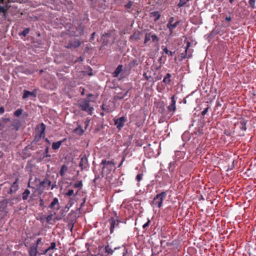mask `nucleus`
<instances>
[{"label":"nucleus","mask_w":256,"mask_h":256,"mask_svg":"<svg viewBox=\"0 0 256 256\" xmlns=\"http://www.w3.org/2000/svg\"><path fill=\"white\" fill-rule=\"evenodd\" d=\"M101 164L102 165L103 176L110 184H114L116 180V178L113 176L116 168L114 160L104 159L102 160Z\"/></svg>","instance_id":"nucleus-1"},{"label":"nucleus","mask_w":256,"mask_h":256,"mask_svg":"<svg viewBox=\"0 0 256 256\" xmlns=\"http://www.w3.org/2000/svg\"><path fill=\"white\" fill-rule=\"evenodd\" d=\"M117 250L120 251L122 256H132V251H128L126 248L124 246L115 248L114 250L108 245L99 246V250L102 253V256H110Z\"/></svg>","instance_id":"nucleus-2"},{"label":"nucleus","mask_w":256,"mask_h":256,"mask_svg":"<svg viewBox=\"0 0 256 256\" xmlns=\"http://www.w3.org/2000/svg\"><path fill=\"white\" fill-rule=\"evenodd\" d=\"M166 196V192H162L157 194L154 198L153 200L150 202L151 206L154 208H160L162 204L163 200Z\"/></svg>","instance_id":"nucleus-3"},{"label":"nucleus","mask_w":256,"mask_h":256,"mask_svg":"<svg viewBox=\"0 0 256 256\" xmlns=\"http://www.w3.org/2000/svg\"><path fill=\"white\" fill-rule=\"evenodd\" d=\"M152 40L154 42L158 43L159 41V38L156 34H152V32L146 33L145 35L144 44L145 46H148L150 44L149 42Z\"/></svg>","instance_id":"nucleus-4"},{"label":"nucleus","mask_w":256,"mask_h":256,"mask_svg":"<svg viewBox=\"0 0 256 256\" xmlns=\"http://www.w3.org/2000/svg\"><path fill=\"white\" fill-rule=\"evenodd\" d=\"M114 215L115 217H111L108 220V222L110 225V232L111 234L114 232L116 227H118L119 223L120 222V221L118 220V216L116 212H114Z\"/></svg>","instance_id":"nucleus-5"},{"label":"nucleus","mask_w":256,"mask_h":256,"mask_svg":"<svg viewBox=\"0 0 256 256\" xmlns=\"http://www.w3.org/2000/svg\"><path fill=\"white\" fill-rule=\"evenodd\" d=\"M174 17H170L169 18L168 22L166 24L167 28H168L170 31V36H172L174 32V30L178 26L180 23V21L176 22H174Z\"/></svg>","instance_id":"nucleus-6"},{"label":"nucleus","mask_w":256,"mask_h":256,"mask_svg":"<svg viewBox=\"0 0 256 256\" xmlns=\"http://www.w3.org/2000/svg\"><path fill=\"white\" fill-rule=\"evenodd\" d=\"M126 120L127 119L124 116H122L118 118H114V124L118 130H120L122 129V128L124 126Z\"/></svg>","instance_id":"nucleus-7"},{"label":"nucleus","mask_w":256,"mask_h":256,"mask_svg":"<svg viewBox=\"0 0 256 256\" xmlns=\"http://www.w3.org/2000/svg\"><path fill=\"white\" fill-rule=\"evenodd\" d=\"M48 208L52 209L54 214H56V212H58L60 208L58 199L57 198H54L50 204Z\"/></svg>","instance_id":"nucleus-8"},{"label":"nucleus","mask_w":256,"mask_h":256,"mask_svg":"<svg viewBox=\"0 0 256 256\" xmlns=\"http://www.w3.org/2000/svg\"><path fill=\"white\" fill-rule=\"evenodd\" d=\"M90 100H85L82 104H81L82 110L86 112L89 114L92 115V111L94 110V108L90 106L89 102Z\"/></svg>","instance_id":"nucleus-9"},{"label":"nucleus","mask_w":256,"mask_h":256,"mask_svg":"<svg viewBox=\"0 0 256 256\" xmlns=\"http://www.w3.org/2000/svg\"><path fill=\"white\" fill-rule=\"evenodd\" d=\"M36 95L37 90L36 89H34L32 92L24 90L22 98L24 100H25L28 98H35L36 96Z\"/></svg>","instance_id":"nucleus-10"},{"label":"nucleus","mask_w":256,"mask_h":256,"mask_svg":"<svg viewBox=\"0 0 256 256\" xmlns=\"http://www.w3.org/2000/svg\"><path fill=\"white\" fill-rule=\"evenodd\" d=\"M176 98L174 95L171 97L170 104L168 106V110L170 112H172V114H174L176 110Z\"/></svg>","instance_id":"nucleus-11"},{"label":"nucleus","mask_w":256,"mask_h":256,"mask_svg":"<svg viewBox=\"0 0 256 256\" xmlns=\"http://www.w3.org/2000/svg\"><path fill=\"white\" fill-rule=\"evenodd\" d=\"M19 186L18 184V178H16V180L11 184L10 189L8 192V194H14L18 190Z\"/></svg>","instance_id":"nucleus-12"},{"label":"nucleus","mask_w":256,"mask_h":256,"mask_svg":"<svg viewBox=\"0 0 256 256\" xmlns=\"http://www.w3.org/2000/svg\"><path fill=\"white\" fill-rule=\"evenodd\" d=\"M51 182L48 178H45L43 181L41 182L38 185V189L42 190L44 188H48L51 185Z\"/></svg>","instance_id":"nucleus-13"},{"label":"nucleus","mask_w":256,"mask_h":256,"mask_svg":"<svg viewBox=\"0 0 256 256\" xmlns=\"http://www.w3.org/2000/svg\"><path fill=\"white\" fill-rule=\"evenodd\" d=\"M37 129L39 132V137L44 138L45 136V129L46 125L44 123H41L40 125L37 126Z\"/></svg>","instance_id":"nucleus-14"},{"label":"nucleus","mask_w":256,"mask_h":256,"mask_svg":"<svg viewBox=\"0 0 256 256\" xmlns=\"http://www.w3.org/2000/svg\"><path fill=\"white\" fill-rule=\"evenodd\" d=\"M29 256H37L38 254L36 246L32 245L28 250Z\"/></svg>","instance_id":"nucleus-15"},{"label":"nucleus","mask_w":256,"mask_h":256,"mask_svg":"<svg viewBox=\"0 0 256 256\" xmlns=\"http://www.w3.org/2000/svg\"><path fill=\"white\" fill-rule=\"evenodd\" d=\"M122 67L123 66L122 64L118 65L116 70L112 73V76L114 78H118L122 70Z\"/></svg>","instance_id":"nucleus-16"},{"label":"nucleus","mask_w":256,"mask_h":256,"mask_svg":"<svg viewBox=\"0 0 256 256\" xmlns=\"http://www.w3.org/2000/svg\"><path fill=\"white\" fill-rule=\"evenodd\" d=\"M190 46V43L189 42H188L186 43V48L185 50L186 55L184 56V58H189L192 56V52L188 49V48Z\"/></svg>","instance_id":"nucleus-17"},{"label":"nucleus","mask_w":256,"mask_h":256,"mask_svg":"<svg viewBox=\"0 0 256 256\" xmlns=\"http://www.w3.org/2000/svg\"><path fill=\"white\" fill-rule=\"evenodd\" d=\"M150 17L154 18V20L156 22L158 21L160 17V14L159 12L158 11H155L152 12L150 14Z\"/></svg>","instance_id":"nucleus-18"},{"label":"nucleus","mask_w":256,"mask_h":256,"mask_svg":"<svg viewBox=\"0 0 256 256\" xmlns=\"http://www.w3.org/2000/svg\"><path fill=\"white\" fill-rule=\"evenodd\" d=\"M84 75H88L90 76H92V70L90 67L87 66L85 68L84 70L81 72Z\"/></svg>","instance_id":"nucleus-19"},{"label":"nucleus","mask_w":256,"mask_h":256,"mask_svg":"<svg viewBox=\"0 0 256 256\" xmlns=\"http://www.w3.org/2000/svg\"><path fill=\"white\" fill-rule=\"evenodd\" d=\"M64 140H60L57 142H53L52 144V148L54 150H58L60 148Z\"/></svg>","instance_id":"nucleus-20"},{"label":"nucleus","mask_w":256,"mask_h":256,"mask_svg":"<svg viewBox=\"0 0 256 256\" xmlns=\"http://www.w3.org/2000/svg\"><path fill=\"white\" fill-rule=\"evenodd\" d=\"M88 166V164L87 158L85 157L81 158V170L86 168Z\"/></svg>","instance_id":"nucleus-21"},{"label":"nucleus","mask_w":256,"mask_h":256,"mask_svg":"<svg viewBox=\"0 0 256 256\" xmlns=\"http://www.w3.org/2000/svg\"><path fill=\"white\" fill-rule=\"evenodd\" d=\"M170 78H171V74L170 73H168V74H166L164 76V78L163 79L162 82L166 84H169L171 82Z\"/></svg>","instance_id":"nucleus-22"},{"label":"nucleus","mask_w":256,"mask_h":256,"mask_svg":"<svg viewBox=\"0 0 256 256\" xmlns=\"http://www.w3.org/2000/svg\"><path fill=\"white\" fill-rule=\"evenodd\" d=\"M30 192L29 190L26 189L22 194V198L23 200H26L30 194Z\"/></svg>","instance_id":"nucleus-23"},{"label":"nucleus","mask_w":256,"mask_h":256,"mask_svg":"<svg viewBox=\"0 0 256 256\" xmlns=\"http://www.w3.org/2000/svg\"><path fill=\"white\" fill-rule=\"evenodd\" d=\"M247 123V121L242 119L240 122V128L243 130H246V124Z\"/></svg>","instance_id":"nucleus-24"},{"label":"nucleus","mask_w":256,"mask_h":256,"mask_svg":"<svg viewBox=\"0 0 256 256\" xmlns=\"http://www.w3.org/2000/svg\"><path fill=\"white\" fill-rule=\"evenodd\" d=\"M13 126L16 130H18L20 126V124L18 120H15L12 124Z\"/></svg>","instance_id":"nucleus-25"},{"label":"nucleus","mask_w":256,"mask_h":256,"mask_svg":"<svg viewBox=\"0 0 256 256\" xmlns=\"http://www.w3.org/2000/svg\"><path fill=\"white\" fill-rule=\"evenodd\" d=\"M128 91L126 92L124 94L118 93L116 96H115V98L121 100L124 98L127 95Z\"/></svg>","instance_id":"nucleus-26"},{"label":"nucleus","mask_w":256,"mask_h":256,"mask_svg":"<svg viewBox=\"0 0 256 256\" xmlns=\"http://www.w3.org/2000/svg\"><path fill=\"white\" fill-rule=\"evenodd\" d=\"M68 167L66 165H63L60 169V175L62 176L64 175L65 172L68 170Z\"/></svg>","instance_id":"nucleus-27"},{"label":"nucleus","mask_w":256,"mask_h":256,"mask_svg":"<svg viewBox=\"0 0 256 256\" xmlns=\"http://www.w3.org/2000/svg\"><path fill=\"white\" fill-rule=\"evenodd\" d=\"M140 32H135L132 34L130 37V39L131 40H138L140 39Z\"/></svg>","instance_id":"nucleus-28"},{"label":"nucleus","mask_w":256,"mask_h":256,"mask_svg":"<svg viewBox=\"0 0 256 256\" xmlns=\"http://www.w3.org/2000/svg\"><path fill=\"white\" fill-rule=\"evenodd\" d=\"M8 8L6 7L0 6V13H2L4 18H6V14L7 12Z\"/></svg>","instance_id":"nucleus-29"},{"label":"nucleus","mask_w":256,"mask_h":256,"mask_svg":"<svg viewBox=\"0 0 256 256\" xmlns=\"http://www.w3.org/2000/svg\"><path fill=\"white\" fill-rule=\"evenodd\" d=\"M30 31V29L29 28H26L20 34V35H22L23 36H26L29 33Z\"/></svg>","instance_id":"nucleus-30"},{"label":"nucleus","mask_w":256,"mask_h":256,"mask_svg":"<svg viewBox=\"0 0 256 256\" xmlns=\"http://www.w3.org/2000/svg\"><path fill=\"white\" fill-rule=\"evenodd\" d=\"M22 110L21 108L18 109L14 112V115L16 116H20L22 113Z\"/></svg>","instance_id":"nucleus-31"},{"label":"nucleus","mask_w":256,"mask_h":256,"mask_svg":"<svg viewBox=\"0 0 256 256\" xmlns=\"http://www.w3.org/2000/svg\"><path fill=\"white\" fill-rule=\"evenodd\" d=\"M162 50H163L164 52L166 54H167L169 56H172L173 54V52L171 51L168 50L166 47L163 48Z\"/></svg>","instance_id":"nucleus-32"},{"label":"nucleus","mask_w":256,"mask_h":256,"mask_svg":"<svg viewBox=\"0 0 256 256\" xmlns=\"http://www.w3.org/2000/svg\"><path fill=\"white\" fill-rule=\"evenodd\" d=\"M54 214H52V212L50 214L48 215L46 217V219L48 223H50V222L52 220V216Z\"/></svg>","instance_id":"nucleus-33"},{"label":"nucleus","mask_w":256,"mask_h":256,"mask_svg":"<svg viewBox=\"0 0 256 256\" xmlns=\"http://www.w3.org/2000/svg\"><path fill=\"white\" fill-rule=\"evenodd\" d=\"M74 194V190L72 189H68L66 192L65 194L68 196H71Z\"/></svg>","instance_id":"nucleus-34"},{"label":"nucleus","mask_w":256,"mask_h":256,"mask_svg":"<svg viewBox=\"0 0 256 256\" xmlns=\"http://www.w3.org/2000/svg\"><path fill=\"white\" fill-rule=\"evenodd\" d=\"M56 244L54 242L50 243V246L47 248V250H50L56 248Z\"/></svg>","instance_id":"nucleus-35"},{"label":"nucleus","mask_w":256,"mask_h":256,"mask_svg":"<svg viewBox=\"0 0 256 256\" xmlns=\"http://www.w3.org/2000/svg\"><path fill=\"white\" fill-rule=\"evenodd\" d=\"M256 0H249L248 3L250 6L252 8H255Z\"/></svg>","instance_id":"nucleus-36"},{"label":"nucleus","mask_w":256,"mask_h":256,"mask_svg":"<svg viewBox=\"0 0 256 256\" xmlns=\"http://www.w3.org/2000/svg\"><path fill=\"white\" fill-rule=\"evenodd\" d=\"M143 76L146 80H150V79L152 78V76L150 75H148L146 72L144 73Z\"/></svg>","instance_id":"nucleus-37"},{"label":"nucleus","mask_w":256,"mask_h":256,"mask_svg":"<svg viewBox=\"0 0 256 256\" xmlns=\"http://www.w3.org/2000/svg\"><path fill=\"white\" fill-rule=\"evenodd\" d=\"M142 176H143V174H138L136 176V180L138 182H140L142 180Z\"/></svg>","instance_id":"nucleus-38"},{"label":"nucleus","mask_w":256,"mask_h":256,"mask_svg":"<svg viewBox=\"0 0 256 256\" xmlns=\"http://www.w3.org/2000/svg\"><path fill=\"white\" fill-rule=\"evenodd\" d=\"M41 243H42V238H38L37 240L36 243L34 244H33L32 246H36V248H38V245Z\"/></svg>","instance_id":"nucleus-39"},{"label":"nucleus","mask_w":256,"mask_h":256,"mask_svg":"<svg viewBox=\"0 0 256 256\" xmlns=\"http://www.w3.org/2000/svg\"><path fill=\"white\" fill-rule=\"evenodd\" d=\"M40 206L42 208V209L46 208V206H44V200L42 198H40Z\"/></svg>","instance_id":"nucleus-40"},{"label":"nucleus","mask_w":256,"mask_h":256,"mask_svg":"<svg viewBox=\"0 0 256 256\" xmlns=\"http://www.w3.org/2000/svg\"><path fill=\"white\" fill-rule=\"evenodd\" d=\"M80 126H78L77 128H76L74 129V130H73V132L76 133L78 134H80Z\"/></svg>","instance_id":"nucleus-41"},{"label":"nucleus","mask_w":256,"mask_h":256,"mask_svg":"<svg viewBox=\"0 0 256 256\" xmlns=\"http://www.w3.org/2000/svg\"><path fill=\"white\" fill-rule=\"evenodd\" d=\"M48 148L46 147L44 150V154H46V157H50V155L48 154Z\"/></svg>","instance_id":"nucleus-42"},{"label":"nucleus","mask_w":256,"mask_h":256,"mask_svg":"<svg viewBox=\"0 0 256 256\" xmlns=\"http://www.w3.org/2000/svg\"><path fill=\"white\" fill-rule=\"evenodd\" d=\"M208 108L209 107H207L205 109H204V110H202V115L204 116L205 114H206L208 112Z\"/></svg>","instance_id":"nucleus-43"},{"label":"nucleus","mask_w":256,"mask_h":256,"mask_svg":"<svg viewBox=\"0 0 256 256\" xmlns=\"http://www.w3.org/2000/svg\"><path fill=\"white\" fill-rule=\"evenodd\" d=\"M150 220H148V221L142 226V228L146 229L150 224Z\"/></svg>","instance_id":"nucleus-44"},{"label":"nucleus","mask_w":256,"mask_h":256,"mask_svg":"<svg viewBox=\"0 0 256 256\" xmlns=\"http://www.w3.org/2000/svg\"><path fill=\"white\" fill-rule=\"evenodd\" d=\"M96 34V32H94L92 34H91V36H90V41H92L94 40V35Z\"/></svg>","instance_id":"nucleus-45"},{"label":"nucleus","mask_w":256,"mask_h":256,"mask_svg":"<svg viewBox=\"0 0 256 256\" xmlns=\"http://www.w3.org/2000/svg\"><path fill=\"white\" fill-rule=\"evenodd\" d=\"M74 187L76 188L80 187V181L78 182L76 184H74Z\"/></svg>","instance_id":"nucleus-46"},{"label":"nucleus","mask_w":256,"mask_h":256,"mask_svg":"<svg viewBox=\"0 0 256 256\" xmlns=\"http://www.w3.org/2000/svg\"><path fill=\"white\" fill-rule=\"evenodd\" d=\"M132 6V4L131 2H129L126 5V8H130V7Z\"/></svg>","instance_id":"nucleus-47"},{"label":"nucleus","mask_w":256,"mask_h":256,"mask_svg":"<svg viewBox=\"0 0 256 256\" xmlns=\"http://www.w3.org/2000/svg\"><path fill=\"white\" fill-rule=\"evenodd\" d=\"M124 160H125V158H123L122 160V161H121V162L120 163V164H119V165L118 166V168H120V167L122 166V164L124 162Z\"/></svg>","instance_id":"nucleus-48"},{"label":"nucleus","mask_w":256,"mask_h":256,"mask_svg":"<svg viewBox=\"0 0 256 256\" xmlns=\"http://www.w3.org/2000/svg\"><path fill=\"white\" fill-rule=\"evenodd\" d=\"M225 20L228 22H230L232 20V18L230 16H226L225 18Z\"/></svg>","instance_id":"nucleus-49"},{"label":"nucleus","mask_w":256,"mask_h":256,"mask_svg":"<svg viewBox=\"0 0 256 256\" xmlns=\"http://www.w3.org/2000/svg\"><path fill=\"white\" fill-rule=\"evenodd\" d=\"M4 108L2 106L0 107V114H2L4 112Z\"/></svg>","instance_id":"nucleus-50"},{"label":"nucleus","mask_w":256,"mask_h":256,"mask_svg":"<svg viewBox=\"0 0 256 256\" xmlns=\"http://www.w3.org/2000/svg\"><path fill=\"white\" fill-rule=\"evenodd\" d=\"M10 118H2V120L5 122V123H6L7 122H9L10 121Z\"/></svg>","instance_id":"nucleus-51"},{"label":"nucleus","mask_w":256,"mask_h":256,"mask_svg":"<svg viewBox=\"0 0 256 256\" xmlns=\"http://www.w3.org/2000/svg\"><path fill=\"white\" fill-rule=\"evenodd\" d=\"M80 45V42L79 41L77 42L74 45V47L78 46Z\"/></svg>","instance_id":"nucleus-52"},{"label":"nucleus","mask_w":256,"mask_h":256,"mask_svg":"<svg viewBox=\"0 0 256 256\" xmlns=\"http://www.w3.org/2000/svg\"><path fill=\"white\" fill-rule=\"evenodd\" d=\"M4 128V125H2L0 122V130H2Z\"/></svg>","instance_id":"nucleus-53"},{"label":"nucleus","mask_w":256,"mask_h":256,"mask_svg":"<svg viewBox=\"0 0 256 256\" xmlns=\"http://www.w3.org/2000/svg\"><path fill=\"white\" fill-rule=\"evenodd\" d=\"M90 122V120H87L85 122L86 126H87Z\"/></svg>","instance_id":"nucleus-54"},{"label":"nucleus","mask_w":256,"mask_h":256,"mask_svg":"<svg viewBox=\"0 0 256 256\" xmlns=\"http://www.w3.org/2000/svg\"><path fill=\"white\" fill-rule=\"evenodd\" d=\"M8 0V2H18L19 0Z\"/></svg>","instance_id":"nucleus-55"},{"label":"nucleus","mask_w":256,"mask_h":256,"mask_svg":"<svg viewBox=\"0 0 256 256\" xmlns=\"http://www.w3.org/2000/svg\"><path fill=\"white\" fill-rule=\"evenodd\" d=\"M48 251V250H47V248H46V250L43 252H42V254H46V253Z\"/></svg>","instance_id":"nucleus-56"},{"label":"nucleus","mask_w":256,"mask_h":256,"mask_svg":"<svg viewBox=\"0 0 256 256\" xmlns=\"http://www.w3.org/2000/svg\"><path fill=\"white\" fill-rule=\"evenodd\" d=\"M92 96V94H88L87 95V96H88V98H90V96Z\"/></svg>","instance_id":"nucleus-57"},{"label":"nucleus","mask_w":256,"mask_h":256,"mask_svg":"<svg viewBox=\"0 0 256 256\" xmlns=\"http://www.w3.org/2000/svg\"><path fill=\"white\" fill-rule=\"evenodd\" d=\"M234 0H229V2L230 4H232Z\"/></svg>","instance_id":"nucleus-58"},{"label":"nucleus","mask_w":256,"mask_h":256,"mask_svg":"<svg viewBox=\"0 0 256 256\" xmlns=\"http://www.w3.org/2000/svg\"><path fill=\"white\" fill-rule=\"evenodd\" d=\"M84 94V89L81 92V95H83Z\"/></svg>","instance_id":"nucleus-59"},{"label":"nucleus","mask_w":256,"mask_h":256,"mask_svg":"<svg viewBox=\"0 0 256 256\" xmlns=\"http://www.w3.org/2000/svg\"><path fill=\"white\" fill-rule=\"evenodd\" d=\"M46 142H48V144H50V140H49L48 138H46Z\"/></svg>","instance_id":"nucleus-60"},{"label":"nucleus","mask_w":256,"mask_h":256,"mask_svg":"<svg viewBox=\"0 0 256 256\" xmlns=\"http://www.w3.org/2000/svg\"><path fill=\"white\" fill-rule=\"evenodd\" d=\"M80 132H81V134L84 132V130L82 128H81Z\"/></svg>","instance_id":"nucleus-61"},{"label":"nucleus","mask_w":256,"mask_h":256,"mask_svg":"<svg viewBox=\"0 0 256 256\" xmlns=\"http://www.w3.org/2000/svg\"><path fill=\"white\" fill-rule=\"evenodd\" d=\"M28 188H30V183H28Z\"/></svg>","instance_id":"nucleus-62"},{"label":"nucleus","mask_w":256,"mask_h":256,"mask_svg":"<svg viewBox=\"0 0 256 256\" xmlns=\"http://www.w3.org/2000/svg\"><path fill=\"white\" fill-rule=\"evenodd\" d=\"M3 2V0H0V3H2Z\"/></svg>","instance_id":"nucleus-63"},{"label":"nucleus","mask_w":256,"mask_h":256,"mask_svg":"<svg viewBox=\"0 0 256 256\" xmlns=\"http://www.w3.org/2000/svg\"><path fill=\"white\" fill-rule=\"evenodd\" d=\"M78 190L76 192V194H78Z\"/></svg>","instance_id":"nucleus-64"}]
</instances>
